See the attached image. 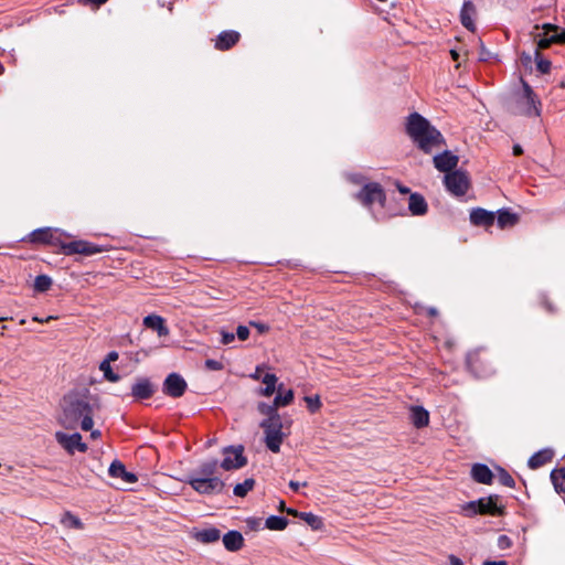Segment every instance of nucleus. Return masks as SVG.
<instances>
[{"instance_id": "nucleus-61", "label": "nucleus", "mask_w": 565, "mask_h": 565, "mask_svg": "<svg viewBox=\"0 0 565 565\" xmlns=\"http://www.w3.org/2000/svg\"><path fill=\"white\" fill-rule=\"evenodd\" d=\"M51 319H53V317H51V316H50V317H47L46 319H43V318H40V319H39L38 317H34V318H33V320H34V321H39V322L49 321V320H51Z\"/></svg>"}, {"instance_id": "nucleus-16", "label": "nucleus", "mask_w": 565, "mask_h": 565, "mask_svg": "<svg viewBox=\"0 0 565 565\" xmlns=\"http://www.w3.org/2000/svg\"><path fill=\"white\" fill-rule=\"evenodd\" d=\"M218 467L216 459H210L200 463V466L193 470L188 477H199L203 479H220L215 477V472Z\"/></svg>"}, {"instance_id": "nucleus-9", "label": "nucleus", "mask_w": 565, "mask_h": 565, "mask_svg": "<svg viewBox=\"0 0 565 565\" xmlns=\"http://www.w3.org/2000/svg\"><path fill=\"white\" fill-rule=\"evenodd\" d=\"M242 446H230L223 449L224 458L220 463L221 468L226 471L239 469L246 465V458L243 455Z\"/></svg>"}, {"instance_id": "nucleus-46", "label": "nucleus", "mask_w": 565, "mask_h": 565, "mask_svg": "<svg viewBox=\"0 0 565 565\" xmlns=\"http://www.w3.org/2000/svg\"><path fill=\"white\" fill-rule=\"evenodd\" d=\"M205 366L209 369V370H213V371H218L222 369V363L216 361V360H206L205 361Z\"/></svg>"}, {"instance_id": "nucleus-62", "label": "nucleus", "mask_w": 565, "mask_h": 565, "mask_svg": "<svg viewBox=\"0 0 565 565\" xmlns=\"http://www.w3.org/2000/svg\"><path fill=\"white\" fill-rule=\"evenodd\" d=\"M450 53H451L452 58H454L455 61H457V60H458V57H459V54H458L456 51H454V50H452V51H450Z\"/></svg>"}, {"instance_id": "nucleus-15", "label": "nucleus", "mask_w": 565, "mask_h": 565, "mask_svg": "<svg viewBox=\"0 0 565 565\" xmlns=\"http://www.w3.org/2000/svg\"><path fill=\"white\" fill-rule=\"evenodd\" d=\"M111 478L119 479L124 484H131L137 481L135 473L126 470L124 463L119 460H114L108 469Z\"/></svg>"}, {"instance_id": "nucleus-19", "label": "nucleus", "mask_w": 565, "mask_h": 565, "mask_svg": "<svg viewBox=\"0 0 565 565\" xmlns=\"http://www.w3.org/2000/svg\"><path fill=\"white\" fill-rule=\"evenodd\" d=\"M494 214L484 209L477 207L470 212V222L478 226H490L494 222Z\"/></svg>"}, {"instance_id": "nucleus-12", "label": "nucleus", "mask_w": 565, "mask_h": 565, "mask_svg": "<svg viewBox=\"0 0 565 565\" xmlns=\"http://www.w3.org/2000/svg\"><path fill=\"white\" fill-rule=\"evenodd\" d=\"M522 83H523L524 95L522 96L520 102L524 107V113L527 116H540V106H541L540 100L537 99L536 95L532 90L531 86L524 81Z\"/></svg>"}, {"instance_id": "nucleus-18", "label": "nucleus", "mask_w": 565, "mask_h": 565, "mask_svg": "<svg viewBox=\"0 0 565 565\" xmlns=\"http://www.w3.org/2000/svg\"><path fill=\"white\" fill-rule=\"evenodd\" d=\"M408 210L412 215H425L428 210V205L425 198L419 193H411L408 198Z\"/></svg>"}, {"instance_id": "nucleus-20", "label": "nucleus", "mask_w": 565, "mask_h": 565, "mask_svg": "<svg viewBox=\"0 0 565 565\" xmlns=\"http://www.w3.org/2000/svg\"><path fill=\"white\" fill-rule=\"evenodd\" d=\"M143 324L147 328L157 331L159 337H166L169 334V329L164 324V319L160 316L149 315V316L145 317Z\"/></svg>"}, {"instance_id": "nucleus-39", "label": "nucleus", "mask_w": 565, "mask_h": 565, "mask_svg": "<svg viewBox=\"0 0 565 565\" xmlns=\"http://www.w3.org/2000/svg\"><path fill=\"white\" fill-rule=\"evenodd\" d=\"M277 406L275 405V402L273 404H266V403H259L258 404V411L266 415L267 418H271L274 416H280L277 412Z\"/></svg>"}, {"instance_id": "nucleus-30", "label": "nucleus", "mask_w": 565, "mask_h": 565, "mask_svg": "<svg viewBox=\"0 0 565 565\" xmlns=\"http://www.w3.org/2000/svg\"><path fill=\"white\" fill-rule=\"evenodd\" d=\"M551 480L557 493L565 492V467L559 469H554L551 472Z\"/></svg>"}, {"instance_id": "nucleus-33", "label": "nucleus", "mask_w": 565, "mask_h": 565, "mask_svg": "<svg viewBox=\"0 0 565 565\" xmlns=\"http://www.w3.org/2000/svg\"><path fill=\"white\" fill-rule=\"evenodd\" d=\"M265 524L269 530L281 531L288 525V520L284 516L270 515L266 519Z\"/></svg>"}, {"instance_id": "nucleus-47", "label": "nucleus", "mask_w": 565, "mask_h": 565, "mask_svg": "<svg viewBox=\"0 0 565 565\" xmlns=\"http://www.w3.org/2000/svg\"><path fill=\"white\" fill-rule=\"evenodd\" d=\"M250 326L255 327L258 330L259 333H264V332H267L269 330V327L267 324H264V323H260V322H256V321H252Z\"/></svg>"}, {"instance_id": "nucleus-31", "label": "nucleus", "mask_w": 565, "mask_h": 565, "mask_svg": "<svg viewBox=\"0 0 565 565\" xmlns=\"http://www.w3.org/2000/svg\"><path fill=\"white\" fill-rule=\"evenodd\" d=\"M518 222V215L507 210H500L498 212L497 223L500 228L513 226Z\"/></svg>"}, {"instance_id": "nucleus-49", "label": "nucleus", "mask_w": 565, "mask_h": 565, "mask_svg": "<svg viewBox=\"0 0 565 565\" xmlns=\"http://www.w3.org/2000/svg\"><path fill=\"white\" fill-rule=\"evenodd\" d=\"M118 359V353L116 351H110L106 359L104 361H108V364H110V362H114Z\"/></svg>"}, {"instance_id": "nucleus-25", "label": "nucleus", "mask_w": 565, "mask_h": 565, "mask_svg": "<svg viewBox=\"0 0 565 565\" xmlns=\"http://www.w3.org/2000/svg\"><path fill=\"white\" fill-rule=\"evenodd\" d=\"M554 452L552 449H542L530 457L527 465L531 469H537L546 462L551 461Z\"/></svg>"}, {"instance_id": "nucleus-22", "label": "nucleus", "mask_w": 565, "mask_h": 565, "mask_svg": "<svg viewBox=\"0 0 565 565\" xmlns=\"http://www.w3.org/2000/svg\"><path fill=\"white\" fill-rule=\"evenodd\" d=\"M224 547L230 552L239 551L244 544V537L238 531H230L223 536Z\"/></svg>"}, {"instance_id": "nucleus-29", "label": "nucleus", "mask_w": 565, "mask_h": 565, "mask_svg": "<svg viewBox=\"0 0 565 565\" xmlns=\"http://www.w3.org/2000/svg\"><path fill=\"white\" fill-rule=\"evenodd\" d=\"M221 537V532L216 527L204 529L196 533L198 541L202 543H214Z\"/></svg>"}, {"instance_id": "nucleus-10", "label": "nucleus", "mask_w": 565, "mask_h": 565, "mask_svg": "<svg viewBox=\"0 0 565 565\" xmlns=\"http://www.w3.org/2000/svg\"><path fill=\"white\" fill-rule=\"evenodd\" d=\"M55 439L70 454H74L75 450L85 452L87 449V446L82 443V436L78 433L67 435L62 431H56Z\"/></svg>"}, {"instance_id": "nucleus-56", "label": "nucleus", "mask_w": 565, "mask_h": 565, "mask_svg": "<svg viewBox=\"0 0 565 565\" xmlns=\"http://www.w3.org/2000/svg\"><path fill=\"white\" fill-rule=\"evenodd\" d=\"M300 486H301V484H300L299 482H297V481H292V480H291V481L289 482V487H290L294 491H297V490L300 488Z\"/></svg>"}, {"instance_id": "nucleus-50", "label": "nucleus", "mask_w": 565, "mask_h": 565, "mask_svg": "<svg viewBox=\"0 0 565 565\" xmlns=\"http://www.w3.org/2000/svg\"><path fill=\"white\" fill-rule=\"evenodd\" d=\"M523 152H524V150H523L522 146L520 143H514L513 149H512V153L514 156H520Z\"/></svg>"}, {"instance_id": "nucleus-23", "label": "nucleus", "mask_w": 565, "mask_h": 565, "mask_svg": "<svg viewBox=\"0 0 565 565\" xmlns=\"http://www.w3.org/2000/svg\"><path fill=\"white\" fill-rule=\"evenodd\" d=\"M472 478L483 484H490L493 478L492 471L483 463H476L471 469Z\"/></svg>"}, {"instance_id": "nucleus-6", "label": "nucleus", "mask_w": 565, "mask_h": 565, "mask_svg": "<svg viewBox=\"0 0 565 565\" xmlns=\"http://www.w3.org/2000/svg\"><path fill=\"white\" fill-rule=\"evenodd\" d=\"M361 203L369 207L371 211L375 204L383 206L385 201V194L379 183L371 182L365 183L362 190L356 195Z\"/></svg>"}, {"instance_id": "nucleus-24", "label": "nucleus", "mask_w": 565, "mask_h": 565, "mask_svg": "<svg viewBox=\"0 0 565 565\" xmlns=\"http://www.w3.org/2000/svg\"><path fill=\"white\" fill-rule=\"evenodd\" d=\"M411 420L417 428L426 427L429 423V413L422 406L411 407Z\"/></svg>"}, {"instance_id": "nucleus-42", "label": "nucleus", "mask_w": 565, "mask_h": 565, "mask_svg": "<svg viewBox=\"0 0 565 565\" xmlns=\"http://www.w3.org/2000/svg\"><path fill=\"white\" fill-rule=\"evenodd\" d=\"M467 363H468V366L471 370V372L476 373L477 376L484 377V376L489 375L488 372H478L473 354H469V356L467 359Z\"/></svg>"}, {"instance_id": "nucleus-41", "label": "nucleus", "mask_w": 565, "mask_h": 565, "mask_svg": "<svg viewBox=\"0 0 565 565\" xmlns=\"http://www.w3.org/2000/svg\"><path fill=\"white\" fill-rule=\"evenodd\" d=\"M305 402L307 404L308 409L311 413H316L321 407V401L318 395L315 396H306Z\"/></svg>"}, {"instance_id": "nucleus-48", "label": "nucleus", "mask_w": 565, "mask_h": 565, "mask_svg": "<svg viewBox=\"0 0 565 565\" xmlns=\"http://www.w3.org/2000/svg\"><path fill=\"white\" fill-rule=\"evenodd\" d=\"M264 367H265L264 365H257V366H256V369H255V372H254V373H252V374L249 375V377H250V379H253V380H255V381H259V380L262 381V377H263V376H262V374H260V373H262V370H263Z\"/></svg>"}, {"instance_id": "nucleus-51", "label": "nucleus", "mask_w": 565, "mask_h": 565, "mask_svg": "<svg viewBox=\"0 0 565 565\" xmlns=\"http://www.w3.org/2000/svg\"><path fill=\"white\" fill-rule=\"evenodd\" d=\"M108 0H83L82 2L83 3H90V4L99 7V6L104 4Z\"/></svg>"}, {"instance_id": "nucleus-63", "label": "nucleus", "mask_w": 565, "mask_h": 565, "mask_svg": "<svg viewBox=\"0 0 565 565\" xmlns=\"http://www.w3.org/2000/svg\"><path fill=\"white\" fill-rule=\"evenodd\" d=\"M428 313H429L430 316H435V315L437 313V310H436L435 308H429V309H428Z\"/></svg>"}, {"instance_id": "nucleus-1", "label": "nucleus", "mask_w": 565, "mask_h": 565, "mask_svg": "<svg viewBox=\"0 0 565 565\" xmlns=\"http://www.w3.org/2000/svg\"><path fill=\"white\" fill-rule=\"evenodd\" d=\"M62 236L70 237L71 235L61 228L41 227L32 231L24 241L60 247L65 255H94L103 252L102 247L90 242L78 239L66 243L62 239Z\"/></svg>"}, {"instance_id": "nucleus-34", "label": "nucleus", "mask_w": 565, "mask_h": 565, "mask_svg": "<svg viewBox=\"0 0 565 565\" xmlns=\"http://www.w3.org/2000/svg\"><path fill=\"white\" fill-rule=\"evenodd\" d=\"M255 480L253 478L245 479L242 483H237L234 487V494L236 497L243 498L245 497L254 487Z\"/></svg>"}, {"instance_id": "nucleus-38", "label": "nucleus", "mask_w": 565, "mask_h": 565, "mask_svg": "<svg viewBox=\"0 0 565 565\" xmlns=\"http://www.w3.org/2000/svg\"><path fill=\"white\" fill-rule=\"evenodd\" d=\"M99 370L104 373L105 379L109 382L115 383L119 381V375L113 371L110 364H108V361H103L99 364Z\"/></svg>"}, {"instance_id": "nucleus-40", "label": "nucleus", "mask_w": 565, "mask_h": 565, "mask_svg": "<svg viewBox=\"0 0 565 565\" xmlns=\"http://www.w3.org/2000/svg\"><path fill=\"white\" fill-rule=\"evenodd\" d=\"M498 478L503 486L514 488L515 482L513 478L504 469L498 468Z\"/></svg>"}, {"instance_id": "nucleus-17", "label": "nucleus", "mask_w": 565, "mask_h": 565, "mask_svg": "<svg viewBox=\"0 0 565 565\" xmlns=\"http://www.w3.org/2000/svg\"><path fill=\"white\" fill-rule=\"evenodd\" d=\"M477 14V9L471 0H466L460 10V22L469 31H476L473 17Z\"/></svg>"}, {"instance_id": "nucleus-55", "label": "nucleus", "mask_w": 565, "mask_h": 565, "mask_svg": "<svg viewBox=\"0 0 565 565\" xmlns=\"http://www.w3.org/2000/svg\"><path fill=\"white\" fill-rule=\"evenodd\" d=\"M483 565H507L504 561H486Z\"/></svg>"}, {"instance_id": "nucleus-4", "label": "nucleus", "mask_w": 565, "mask_h": 565, "mask_svg": "<svg viewBox=\"0 0 565 565\" xmlns=\"http://www.w3.org/2000/svg\"><path fill=\"white\" fill-rule=\"evenodd\" d=\"M265 433V444L267 448L277 454L280 450V445L286 436L282 431L284 425L280 416L266 418L260 423Z\"/></svg>"}, {"instance_id": "nucleus-26", "label": "nucleus", "mask_w": 565, "mask_h": 565, "mask_svg": "<svg viewBox=\"0 0 565 565\" xmlns=\"http://www.w3.org/2000/svg\"><path fill=\"white\" fill-rule=\"evenodd\" d=\"M277 382L278 377L275 374L266 373L262 377V383L265 385V387L259 388L258 394L266 397L271 396L278 388Z\"/></svg>"}, {"instance_id": "nucleus-11", "label": "nucleus", "mask_w": 565, "mask_h": 565, "mask_svg": "<svg viewBox=\"0 0 565 565\" xmlns=\"http://www.w3.org/2000/svg\"><path fill=\"white\" fill-rule=\"evenodd\" d=\"M186 387L188 384L180 374L170 373L163 382L162 391L168 396L177 398L184 394Z\"/></svg>"}, {"instance_id": "nucleus-57", "label": "nucleus", "mask_w": 565, "mask_h": 565, "mask_svg": "<svg viewBox=\"0 0 565 565\" xmlns=\"http://www.w3.org/2000/svg\"><path fill=\"white\" fill-rule=\"evenodd\" d=\"M397 190L403 194L409 193V189L402 184H397Z\"/></svg>"}, {"instance_id": "nucleus-21", "label": "nucleus", "mask_w": 565, "mask_h": 565, "mask_svg": "<svg viewBox=\"0 0 565 565\" xmlns=\"http://www.w3.org/2000/svg\"><path fill=\"white\" fill-rule=\"evenodd\" d=\"M153 388L148 379L138 380L131 387V394L135 398L145 399L152 395Z\"/></svg>"}, {"instance_id": "nucleus-14", "label": "nucleus", "mask_w": 565, "mask_h": 565, "mask_svg": "<svg viewBox=\"0 0 565 565\" xmlns=\"http://www.w3.org/2000/svg\"><path fill=\"white\" fill-rule=\"evenodd\" d=\"M458 161V156L454 154L451 151L448 150L438 153L434 157L435 168L446 173H449L454 168H456Z\"/></svg>"}, {"instance_id": "nucleus-37", "label": "nucleus", "mask_w": 565, "mask_h": 565, "mask_svg": "<svg viewBox=\"0 0 565 565\" xmlns=\"http://www.w3.org/2000/svg\"><path fill=\"white\" fill-rule=\"evenodd\" d=\"M535 62H536V68L542 74H548L551 71V61L543 58L541 52L539 50H535Z\"/></svg>"}, {"instance_id": "nucleus-45", "label": "nucleus", "mask_w": 565, "mask_h": 565, "mask_svg": "<svg viewBox=\"0 0 565 565\" xmlns=\"http://www.w3.org/2000/svg\"><path fill=\"white\" fill-rule=\"evenodd\" d=\"M221 337H222V340H221V341H222V343H223V344H230V343H232V342L234 341V339H235V334H234V333H232V332H227V331H225V330H222V331H221Z\"/></svg>"}, {"instance_id": "nucleus-59", "label": "nucleus", "mask_w": 565, "mask_h": 565, "mask_svg": "<svg viewBox=\"0 0 565 565\" xmlns=\"http://www.w3.org/2000/svg\"><path fill=\"white\" fill-rule=\"evenodd\" d=\"M90 437H92L93 439H97V438H99V437H100V431H99V430H92V429H90Z\"/></svg>"}, {"instance_id": "nucleus-5", "label": "nucleus", "mask_w": 565, "mask_h": 565, "mask_svg": "<svg viewBox=\"0 0 565 565\" xmlns=\"http://www.w3.org/2000/svg\"><path fill=\"white\" fill-rule=\"evenodd\" d=\"M467 516L480 514H501V508L498 505V497L481 498L477 501H470L462 507Z\"/></svg>"}, {"instance_id": "nucleus-8", "label": "nucleus", "mask_w": 565, "mask_h": 565, "mask_svg": "<svg viewBox=\"0 0 565 565\" xmlns=\"http://www.w3.org/2000/svg\"><path fill=\"white\" fill-rule=\"evenodd\" d=\"M188 483L200 494H218L223 491L225 483L222 479H203L199 477H188Z\"/></svg>"}, {"instance_id": "nucleus-54", "label": "nucleus", "mask_w": 565, "mask_h": 565, "mask_svg": "<svg viewBox=\"0 0 565 565\" xmlns=\"http://www.w3.org/2000/svg\"><path fill=\"white\" fill-rule=\"evenodd\" d=\"M349 179L353 182V183H361L363 178L360 175V174H351L349 175Z\"/></svg>"}, {"instance_id": "nucleus-60", "label": "nucleus", "mask_w": 565, "mask_h": 565, "mask_svg": "<svg viewBox=\"0 0 565 565\" xmlns=\"http://www.w3.org/2000/svg\"><path fill=\"white\" fill-rule=\"evenodd\" d=\"M286 512L289 514V515H296V516H299V513L300 512H297L296 510L294 509H287Z\"/></svg>"}, {"instance_id": "nucleus-64", "label": "nucleus", "mask_w": 565, "mask_h": 565, "mask_svg": "<svg viewBox=\"0 0 565 565\" xmlns=\"http://www.w3.org/2000/svg\"><path fill=\"white\" fill-rule=\"evenodd\" d=\"M522 58L525 61V63H530L531 62V56L530 55L523 54Z\"/></svg>"}, {"instance_id": "nucleus-3", "label": "nucleus", "mask_w": 565, "mask_h": 565, "mask_svg": "<svg viewBox=\"0 0 565 565\" xmlns=\"http://www.w3.org/2000/svg\"><path fill=\"white\" fill-rule=\"evenodd\" d=\"M405 130L413 141H445L441 132L419 113L406 117Z\"/></svg>"}, {"instance_id": "nucleus-44", "label": "nucleus", "mask_w": 565, "mask_h": 565, "mask_svg": "<svg viewBox=\"0 0 565 565\" xmlns=\"http://www.w3.org/2000/svg\"><path fill=\"white\" fill-rule=\"evenodd\" d=\"M542 29L544 31V35H547L550 32H553V34H556L563 30L558 25L552 24V23H544L542 25Z\"/></svg>"}, {"instance_id": "nucleus-13", "label": "nucleus", "mask_w": 565, "mask_h": 565, "mask_svg": "<svg viewBox=\"0 0 565 565\" xmlns=\"http://www.w3.org/2000/svg\"><path fill=\"white\" fill-rule=\"evenodd\" d=\"M241 40V34L234 30L222 31L213 41L217 51H227L234 47Z\"/></svg>"}, {"instance_id": "nucleus-27", "label": "nucleus", "mask_w": 565, "mask_h": 565, "mask_svg": "<svg viewBox=\"0 0 565 565\" xmlns=\"http://www.w3.org/2000/svg\"><path fill=\"white\" fill-rule=\"evenodd\" d=\"M282 387H284L282 384L278 385L277 395L274 398L275 405L278 408L287 406V405L291 404V402L294 401V391L292 390H285L284 391Z\"/></svg>"}, {"instance_id": "nucleus-36", "label": "nucleus", "mask_w": 565, "mask_h": 565, "mask_svg": "<svg viewBox=\"0 0 565 565\" xmlns=\"http://www.w3.org/2000/svg\"><path fill=\"white\" fill-rule=\"evenodd\" d=\"M52 286L51 277L46 275H39L34 279V289L39 292H44Z\"/></svg>"}, {"instance_id": "nucleus-43", "label": "nucleus", "mask_w": 565, "mask_h": 565, "mask_svg": "<svg viewBox=\"0 0 565 565\" xmlns=\"http://www.w3.org/2000/svg\"><path fill=\"white\" fill-rule=\"evenodd\" d=\"M249 329L246 326H238L236 330V335L241 341H245L249 337Z\"/></svg>"}, {"instance_id": "nucleus-52", "label": "nucleus", "mask_w": 565, "mask_h": 565, "mask_svg": "<svg viewBox=\"0 0 565 565\" xmlns=\"http://www.w3.org/2000/svg\"><path fill=\"white\" fill-rule=\"evenodd\" d=\"M509 542H510V540H509V537H508V536H505V535H501V536L499 537V545H500L501 547L508 546V545H509Z\"/></svg>"}, {"instance_id": "nucleus-2", "label": "nucleus", "mask_w": 565, "mask_h": 565, "mask_svg": "<svg viewBox=\"0 0 565 565\" xmlns=\"http://www.w3.org/2000/svg\"><path fill=\"white\" fill-rule=\"evenodd\" d=\"M92 416L90 404L78 395L70 394L63 398L58 423L66 429H74L81 424V428L88 431L94 425Z\"/></svg>"}, {"instance_id": "nucleus-35", "label": "nucleus", "mask_w": 565, "mask_h": 565, "mask_svg": "<svg viewBox=\"0 0 565 565\" xmlns=\"http://www.w3.org/2000/svg\"><path fill=\"white\" fill-rule=\"evenodd\" d=\"M61 523L65 526V527H68V529H82L83 527V523L82 521L75 516L74 514L67 512L63 515L62 520H61Z\"/></svg>"}, {"instance_id": "nucleus-28", "label": "nucleus", "mask_w": 565, "mask_h": 565, "mask_svg": "<svg viewBox=\"0 0 565 565\" xmlns=\"http://www.w3.org/2000/svg\"><path fill=\"white\" fill-rule=\"evenodd\" d=\"M564 38H563V30L559 33L552 34L550 36L544 35L537 41L536 50L541 52L542 50L548 49L552 44H563Z\"/></svg>"}, {"instance_id": "nucleus-58", "label": "nucleus", "mask_w": 565, "mask_h": 565, "mask_svg": "<svg viewBox=\"0 0 565 565\" xmlns=\"http://www.w3.org/2000/svg\"><path fill=\"white\" fill-rule=\"evenodd\" d=\"M420 149L424 150L425 152H428L429 151V147L431 143H426V142H423V143H418Z\"/></svg>"}, {"instance_id": "nucleus-7", "label": "nucleus", "mask_w": 565, "mask_h": 565, "mask_svg": "<svg viewBox=\"0 0 565 565\" xmlns=\"http://www.w3.org/2000/svg\"><path fill=\"white\" fill-rule=\"evenodd\" d=\"M444 184L451 194L461 196L469 189V178L463 171L456 170L445 174Z\"/></svg>"}, {"instance_id": "nucleus-32", "label": "nucleus", "mask_w": 565, "mask_h": 565, "mask_svg": "<svg viewBox=\"0 0 565 565\" xmlns=\"http://www.w3.org/2000/svg\"><path fill=\"white\" fill-rule=\"evenodd\" d=\"M299 518L302 519L312 530H320L323 526L322 519L311 512H300Z\"/></svg>"}, {"instance_id": "nucleus-53", "label": "nucleus", "mask_w": 565, "mask_h": 565, "mask_svg": "<svg viewBox=\"0 0 565 565\" xmlns=\"http://www.w3.org/2000/svg\"><path fill=\"white\" fill-rule=\"evenodd\" d=\"M450 565H462V561L455 555L449 556Z\"/></svg>"}]
</instances>
